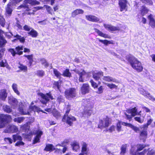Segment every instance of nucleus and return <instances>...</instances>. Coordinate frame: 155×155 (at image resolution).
Returning a JSON list of instances; mask_svg holds the SVG:
<instances>
[{
	"label": "nucleus",
	"instance_id": "obj_39",
	"mask_svg": "<svg viewBox=\"0 0 155 155\" xmlns=\"http://www.w3.org/2000/svg\"><path fill=\"white\" fill-rule=\"evenodd\" d=\"M146 114H145L144 115H143L142 116V118H141L140 117H134V119L135 120L137 121L138 122L140 123H143V120H144V117L145 116Z\"/></svg>",
	"mask_w": 155,
	"mask_h": 155
},
{
	"label": "nucleus",
	"instance_id": "obj_31",
	"mask_svg": "<svg viewBox=\"0 0 155 155\" xmlns=\"http://www.w3.org/2000/svg\"><path fill=\"white\" fill-rule=\"evenodd\" d=\"M129 146V145L128 144H125L123 145L121 148V155H124V154L126 152V150L127 147Z\"/></svg>",
	"mask_w": 155,
	"mask_h": 155
},
{
	"label": "nucleus",
	"instance_id": "obj_25",
	"mask_svg": "<svg viewBox=\"0 0 155 155\" xmlns=\"http://www.w3.org/2000/svg\"><path fill=\"white\" fill-rule=\"evenodd\" d=\"M28 33L33 38L36 37L38 35V32L33 28L31 29Z\"/></svg>",
	"mask_w": 155,
	"mask_h": 155
},
{
	"label": "nucleus",
	"instance_id": "obj_55",
	"mask_svg": "<svg viewBox=\"0 0 155 155\" xmlns=\"http://www.w3.org/2000/svg\"><path fill=\"white\" fill-rule=\"evenodd\" d=\"M142 2L146 3L149 5H152L153 2L151 0H140Z\"/></svg>",
	"mask_w": 155,
	"mask_h": 155
},
{
	"label": "nucleus",
	"instance_id": "obj_41",
	"mask_svg": "<svg viewBox=\"0 0 155 155\" xmlns=\"http://www.w3.org/2000/svg\"><path fill=\"white\" fill-rule=\"evenodd\" d=\"M55 108H54L52 112L53 115L56 118H59L60 116V114L57 111L55 110L54 109Z\"/></svg>",
	"mask_w": 155,
	"mask_h": 155
},
{
	"label": "nucleus",
	"instance_id": "obj_6",
	"mask_svg": "<svg viewBox=\"0 0 155 155\" xmlns=\"http://www.w3.org/2000/svg\"><path fill=\"white\" fill-rule=\"evenodd\" d=\"M65 97L68 99L73 98L76 97V89L74 88L66 89L64 92Z\"/></svg>",
	"mask_w": 155,
	"mask_h": 155
},
{
	"label": "nucleus",
	"instance_id": "obj_34",
	"mask_svg": "<svg viewBox=\"0 0 155 155\" xmlns=\"http://www.w3.org/2000/svg\"><path fill=\"white\" fill-rule=\"evenodd\" d=\"M7 43V41L5 39L4 37L0 38V47H3L5 46Z\"/></svg>",
	"mask_w": 155,
	"mask_h": 155
},
{
	"label": "nucleus",
	"instance_id": "obj_44",
	"mask_svg": "<svg viewBox=\"0 0 155 155\" xmlns=\"http://www.w3.org/2000/svg\"><path fill=\"white\" fill-rule=\"evenodd\" d=\"M104 127L106 126L107 121L106 120L103 121L101 120L100 121L99 124L98 126L99 128L102 129L104 127Z\"/></svg>",
	"mask_w": 155,
	"mask_h": 155
},
{
	"label": "nucleus",
	"instance_id": "obj_57",
	"mask_svg": "<svg viewBox=\"0 0 155 155\" xmlns=\"http://www.w3.org/2000/svg\"><path fill=\"white\" fill-rule=\"evenodd\" d=\"M5 19L2 16L0 15V24L3 27L4 26L5 24Z\"/></svg>",
	"mask_w": 155,
	"mask_h": 155
},
{
	"label": "nucleus",
	"instance_id": "obj_63",
	"mask_svg": "<svg viewBox=\"0 0 155 155\" xmlns=\"http://www.w3.org/2000/svg\"><path fill=\"white\" fill-rule=\"evenodd\" d=\"M24 29L26 31H29L32 28L27 25H25L23 27Z\"/></svg>",
	"mask_w": 155,
	"mask_h": 155
},
{
	"label": "nucleus",
	"instance_id": "obj_22",
	"mask_svg": "<svg viewBox=\"0 0 155 155\" xmlns=\"http://www.w3.org/2000/svg\"><path fill=\"white\" fill-rule=\"evenodd\" d=\"M153 15L150 14L148 16V18L150 20L149 24L153 28L155 27V20L153 18Z\"/></svg>",
	"mask_w": 155,
	"mask_h": 155
},
{
	"label": "nucleus",
	"instance_id": "obj_58",
	"mask_svg": "<svg viewBox=\"0 0 155 155\" xmlns=\"http://www.w3.org/2000/svg\"><path fill=\"white\" fill-rule=\"evenodd\" d=\"M153 119L152 118H150L149 120H147V124L143 125V126L145 128H147L148 126L150 124L151 122L153 121Z\"/></svg>",
	"mask_w": 155,
	"mask_h": 155
},
{
	"label": "nucleus",
	"instance_id": "obj_53",
	"mask_svg": "<svg viewBox=\"0 0 155 155\" xmlns=\"http://www.w3.org/2000/svg\"><path fill=\"white\" fill-rule=\"evenodd\" d=\"M31 109L32 110L34 111L35 112L36 111L39 112L40 110V108L35 105L31 107Z\"/></svg>",
	"mask_w": 155,
	"mask_h": 155
},
{
	"label": "nucleus",
	"instance_id": "obj_10",
	"mask_svg": "<svg viewBox=\"0 0 155 155\" xmlns=\"http://www.w3.org/2000/svg\"><path fill=\"white\" fill-rule=\"evenodd\" d=\"M138 90L140 94L148 98L149 99L153 101H155V98L150 95V93L144 90L142 88H139Z\"/></svg>",
	"mask_w": 155,
	"mask_h": 155
},
{
	"label": "nucleus",
	"instance_id": "obj_62",
	"mask_svg": "<svg viewBox=\"0 0 155 155\" xmlns=\"http://www.w3.org/2000/svg\"><path fill=\"white\" fill-rule=\"evenodd\" d=\"M5 51V48H2L0 50V60H2V58L4 55V51Z\"/></svg>",
	"mask_w": 155,
	"mask_h": 155
},
{
	"label": "nucleus",
	"instance_id": "obj_48",
	"mask_svg": "<svg viewBox=\"0 0 155 155\" xmlns=\"http://www.w3.org/2000/svg\"><path fill=\"white\" fill-rule=\"evenodd\" d=\"M58 146H62L63 147L62 150V152L63 153H65L68 149V147H67L63 146V143L61 144H58L56 145V147H57Z\"/></svg>",
	"mask_w": 155,
	"mask_h": 155
},
{
	"label": "nucleus",
	"instance_id": "obj_40",
	"mask_svg": "<svg viewBox=\"0 0 155 155\" xmlns=\"http://www.w3.org/2000/svg\"><path fill=\"white\" fill-rule=\"evenodd\" d=\"M36 74L39 77H43L44 76L45 73L42 70H38L37 71Z\"/></svg>",
	"mask_w": 155,
	"mask_h": 155
},
{
	"label": "nucleus",
	"instance_id": "obj_2",
	"mask_svg": "<svg viewBox=\"0 0 155 155\" xmlns=\"http://www.w3.org/2000/svg\"><path fill=\"white\" fill-rule=\"evenodd\" d=\"M25 3L22 4L18 7V9H21L24 12L30 11L31 9L28 7L27 3L29 4L32 5H38L39 4V2H37L36 0H25Z\"/></svg>",
	"mask_w": 155,
	"mask_h": 155
},
{
	"label": "nucleus",
	"instance_id": "obj_30",
	"mask_svg": "<svg viewBox=\"0 0 155 155\" xmlns=\"http://www.w3.org/2000/svg\"><path fill=\"white\" fill-rule=\"evenodd\" d=\"M12 87L14 92L18 95H19L20 93L18 89V85L15 83H13L12 86Z\"/></svg>",
	"mask_w": 155,
	"mask_h": 155
},
{
	"label": "nucleus",
	"instance_id": "obj_45",
	"mask_svg": "<svg viewBox=\"0 0 155 155\" xmlns=\"http://www.w3.org/2000/svg\"><path fill=\"white\" fill-rule=\"evenodd\" d=\"M57 101L59 103H61L63 102L64 101V97L61 96V95H59L58 96Z\"/></svg>",
	"mask_w": 155,
	"mask_h": 155
},
{
	"label": "nucleus",
	"instance_id": "obj_61",
	"mask_svg": "<svg viewBox=\"0 0 155 155\" xmlns=\"http://www.w3.org/2000/svg\"><path fill=\"white\" fill-rule=\"evenodd\" d=\"M7 64L6 62V60H2L0 62V66L1 67H5L6 66Z\"/></svg>",
	"mask_w": 155,
	"mask_h": 155
},
{
	"label": "nucleus",
	"instance_id": "obj_32",
	"mask_svg": "<svg viewBox=\"0 0 155 155\" xmlns=\"http://www.w3.org/2000/svg\"><path fill=\"white\" fill-rule=\"evenodd\" d=\"M23 0H11L8 3V5L11 6L15 5L17 3Z\"/></svg>",
	"mask_w": 155,
	"mask_h": 155
},
{
	"label": "nucleus",
	"instance_id": "obj_14",
	"mask_svg": "<svg viewBox=\"0 0 155 155\" xmlns=\"http://www.w3.org/2000/svg\"><path fill=\"white\" fill-rule=\"evenodd\" d=\"M141 129H142V130L140 132V139H143V142H144L145 139L147 137V128H145V127L142 126V127H141Z\"/></svg>",
	"mask_w": 155,
	"mask_h": 155
},
{
	"label": "nucleus",
	"instance_id": "obj_26",
	"mask_svg": "<svg viewBox=\"0 0 155 155\" xmlns=\"http://www.w3.org/2000/svg\"><path fill=\"white\" fill-rule=\"evenodd\" d=\"M148 11V10L146 7L143 6L140 8L139 14L140 13L142 16H143L147 13Z\"/></svg>",
	"mask_w": 155,
	"mask_h": 155
},
{
	"label": "nucleus",
	"instance_id": "obj_19",
	"mask_svg": "<svg viewBox=\"0 0 155 155\" xmlns=\"http://www.w3.org/2000/svg\"><path fill=\"white\" fill-rule=\"evenodd\" d=\"M86 19L89 21L94 22H97L99 21V19L94 15H86Z\"/></svg>",
	"mask_w": 155,
	"mask_h": 155
},
{
	"label": "nucleus",
	"instance_id": "obj_56",
	"mask_svg": "<svg viewBox=\"0 0 155 155\" xmlns=\"http://www.w3.org/2000/svg\"><path fill=\"white\" fill-rule=\"evenodd\" d=\"M107 86L111 89H117V86L113 84H107Z\"/></svg>",
	"mask_w": 155,
	"mask_h": 155
},
{
	"label": "nucleus",
	"instance_id": "obj_50",
	"mask_svg": "<svg viewBox=\"0 0 155 155\" xmlns=\"http://www.w3.org/2000/svg\"><path fill=\"white\" fill-rule=\"evenodd\" d=\"M107 81L113 82L115 83H117L118 81L115 78L109 76H107Z\"/></svg>",
	"mask_w": 155,
	"mask_h": 155
},
{
	"label": "nucleus",
	"instance_id": "obj_51",
	"mask_svg": "<svg viewBox=\"0 0 155 155\" xmlns=\"http://www.w3.org/2000/svg\"><path fill=\"white\" fill-rule=\"evenodd\" d=\"M40 61L41 63L42 64L44 65L45 66L47 67L48 66V64L45 59L43 58L41 59L40 60Z\"/></svg>",
	"mask_w": 155,
	"mask_h": 155
},
{
	"label": "nucleus",
	"instance_id": "obj_35",
	"mask_svg": "<svg viewBox=\"0 0 155 155\" xmlns=\"http://www.w3.org/2000/svg\"><path fill=\"white\" fill-rule=\"evenodd\" d=\"M87 144L85 143H84L82 145V147L81 152L84 153L85 154H87Z\"/></svg>",
	"mask_w": 155,
	"mask_h": 155
},
{
	"label": "nucleus",
	"instance_id": "obj_33",
	"mask_svg": "<svg viewBox=\"0 0 155 155\" xmlns=\"http://www.w3.org/2000/svg\"><path fill=\"white\" fill-rule=\"evenodd\" d=\"M62 75L64 76L69 78L71 76V73L70 72L69 70L68 69H66L64 71Z\"/></svg>",
	"mask_w": 155,
	"mask_h": 155
},
{
	"label": "nucleus",
	"instance_id": "obj_21",
	"mask_svg": "<svg viewBox=\"0 0 155 155\" xmlns=\"http://www.w3.org/2000/svg\"><path fill=\"white\" fill-rule=\"evenodd\" d=\"M103 75L102 72H94L93 74V77L95 80H98L100 79L101 80V78L103 76Z\"/></svg>",
	"mask_w": 155,
	"mask_h": 155
},
{
	"label": "nucleus",
	"instance_id": "obj_27",
	"mask_svg": "<svg viewBox=\"0 0 155 155\" xmlns=\"http://www.w3.org/2000/svg\"><path fill=\"white\" fill-rule=\"evenodd\" d=\"M84 11L81 9H76L72 13L71 16L73 17H74L77 15L79 14H82Z\"/></svg>",
	"mask_w": 155,
	"mask_h": 155
},
{
	"label": "nucleus",
	"instance_id": "obj_28",
	"mask_svg": "<svg viewBox=\"0 0 155 155\" xmlns=\"http://www.w3.org/2000/svg\"><path fill=\"white\" fill-rule=\"evenodd\" d=\"M107 29L111 31H119L120 29L119 27L113 26L111 25H107Z\"/></svg>",
	"mask_w": 155,
	"mask_h": 155
},
{
	"label": "nucleus",
	"instance_id": "obj_52",
	"mask_svg": "<svg viewBox=\"0 0 155 155\" xmlns=\"http://www.w3.org/2000/svg\"><path fill=\"white\" fill-rule=\"evenodd\" d=\"M91 114V112L90 110H86L84 111L83 115L85 116L88 117L90 116Z\"/></svg>",
	"mask_w": 155,
	"mask_h": 155
},
{
	"label": "nucleus",
	"instance_id": "obj_18",
	"mask_svg": "<svg viewBox=\"0 0 155 155\" xmlns=\"http://www.w3.org/2000/svg\"><path fill=\"white\" fill-rule=\"evenodd\" d=\"M7 96V93L5 89H3L0 91V100L5 101Z\"/></svg>",
	"mask_w": 155,
	"mask_h": 155
},
{
	"label": "nucleus",
	"instance_id": "obj_64",
	"mask_svg": "<svg viewBox=\"0 0 155 155\" xmlns=\"http://www.w3.org/2000/svg\"><path fill=\"white\" fill-rule=\"evenodd\" d=\"M147 155H155V151L153 150L149 151Z\"/></svg>",
	"mask_w": 155,
	"mask_h": 155
},
{
	"label": "nucleus",
	"instance_id": "obj_11",
	"mask_svg": "<svg viewBox=\"0 0 155 155\" xmlns=\"http://www.w3.org/2000/svg\"><path fill=\"white\" fill-rule=\"evenodd\" d=\"M90 90L89 86L87 84H83L81 89V92L83 94H85L89 93Z\"/></svg>",
	"mask_w": 155,
	"mask_h": 155
},
{
	"label": "nucleus",
	"instance_id": "obj_24",
	"mask_svg": "<svg viewBox=\"0 0 155 155\" xmlns=\"http://www.w3.org/2000/svg\"><path fill=\"white\" fill-rule=\"evenodd\" d=\"M56 149L54 146L51 144H47L44 150L46 151H52L53 150H55Z\"/></svg>",
	"mask_w": 155,
	"mask_h": 155
},
{
	"label": "nucleus",
	"instance_id": "obj_12",
	"mask_svg": "<svg viewBox=\"0 0 155 155\" xmlns=\"http://www.w3.org/2000/svg\"><path fill=\"white\" fill-rule=\"evenodd\" d=\"M127 3L126 0H120L119 1V5L120 7V11L122 12L124 10H127Z\"/></svg>",
	"mask_w": 155,
	"mask_h": 155
},
{
	"label": "nucleus",
	"instance_id": "obj_47",
	"mask_svg": "<svg viewBox=\"0 0 155 155\" xmlns=\"http://www.w3.org/2000/svg\"><path fill=\"white\" fill-rule=\"evenodd\" d=\"M44 7L46 8L47 11L50 14L52 15L53 9L51 7L47 5H45Z\"/></svg>",
	"mask_w": 155,
	"mask_h": 155
},
{
	"label": "nucleus",
	"instance_id": "obj_13",
	"mask_svg": "<svg viewBox=\"0 0 155 155\" xmlns=\"http://www.w3.org/2000/svg\"><path fill=\"white\" fill-rule=\"evenodd\" d=\"M74 71L76 73L78 74L79 75V81L80 82H83L84 81V80L82 78V76L86 74V73L84 70H80L77 69L74 70Z\"/></svg>",
	"mask_w": 155,
	"mask_h": 155
},
{
	"label": "nucleus",
	"instance_id": "obj_59",
	"mask_svg": "<svg viewBox=\"0 0 155 155\" xmlns=\"http://www.w3.org/2000/svg\"><path fill=\"white\" fill-rule=\"evenodd\" d=\"M4 140L7 143L9 144L12 143L13 141L9 137H5L4 138Z\"/></svg>",
	"mask_w": 155,
	"mask_h": 155
},
{
	"label": "nucleus",
	"instance_id": "obj_38",
	"mask_svg": "<svg viewBox=\"0 0 155 155\" xmlns=\"http://www.w3.org/2000/svg\"><path fill=\"white\" fill-rule=\"evenodd\" d=\"M94 30L97 33L98 35L104 38H106V34L103 33L99 30L96 28H94Z\"/></svg>",
	"mask_w": 155,
	"mask_h": 155
},
{
	"label": "nucleus",
	"instance_id": "obj_37",
	"mask_svg": "<svg viewBox=\"0 0 155 155\" xmlns=\"http://www.w3.org/2000/svg\"><path fill=\"white\" fill-rule=\"evenodd\" d=\"M18 110L21 114L26 115L29 114V112L24 111L23 107L22 106L21 107L20 105L19 107L18 108Z\"/></svg>",
	"mask_w": 155,
	"mask_h": 155
},
{
	"label": "nucleus",
	"instance_id": "obj_54",
	"mask_svg": "<svg viewBox=\"0 0 155 155\" xmlns=\"http://www.w3.org/2000/svg\"><path fill=\"white\" fill-rule=\"evenodd\" d=\"M19 68L20 69L24 72H26L27 71V67L26 66L23 65H21L19 67Z\"/></svg>",
	"mask_w": 155,
	"mask_h": 155
},
{
	"label": "nucleus",
	"instance_id": "obj_49",
	"mask_svg": "<svg viewBox=\"0 0 155 155\" xmlns=\"http://www.w3.org/2000/svg\"><path fill=\"white\" fill-rule=\"evenodd\" d=\"M12 6H8V7L6 8V11L8 14V16H9L12 13V9L10 8V7H11Z\"/></svg>",
	"mask_w": 155,
	"mask_h": 155
},
{
	"label": "nucleus",
	"instance_id": "obj_15",
	"mask_svg": "<svg viewBox=\"0 0 155 155\" xmlns=\"http://www.w3.org/2000/svg\"><path fill=\"white\" fill-rule=\"evenodd\" d=\"M8 102L14 108H15L17 107L18 101L16 98L13 97H10L9 99Z\"/></svg>",
	"mask_w": 155,
	"mask_h": 155
},
{
	"label": "nucleus",
	"instance_id": "obj_43",
	"mask_svg": "<svg viewBox=\"0 0 155 155\" xmlns=\"http://www.w3.org/2000/svg\"><path fill=\"white\" fill-rule=\"evenodd\" d=\"M13 139L14 140V142H15L16 140H21V136L18 135L17 134L16 135H12Z\"/></svg>",
	"mask_w": 155,
	"mask_h": 155
},
{
	"label": "nucleus",
	"instance_id": "obj_46",
	"mask_svg": "<svg viewBox=\"0 0 155 155\" xmlns=\"http://www.w3.org/2000/svg\"><path fill=\"white\" fill-rule=\"evenodd\" d=\"M123 123H125L124 122H119L117 125V130L118 131H120L121 130V125H124L122 124Z\"/></svg>",
	"mask_w": 155,
	"mask_h": 155
},
{
	"label": "nucleus",
	"instance_id": "obj_8",
	"mask_svg": "<svg viewBox=\"0 0 155 155\" xmlns=\"http://www.w3.org/2000/svg\"><path fill=\"white\" fill-rule=\"evenodd\" d=\"M136 146L137 148V150H135L133 147H132L130 150V153L133 155H137L138 154V152L143 150L146 147V145L138 144Z\"/></svg>",
	"mask_w": 155,
	"mask_h": 155
},
{
	"label": "nucleus",
	"instance_id": "obj_3",
	"mask_svg": "<svg viewBox=\"0 0 155 155\" xmlns=\"http://www.w3.org/2000/svg\"><path fill=\"white\" fill-rule=\"evenodd\" d=\"M12 119L10 115L0 114V128L4 127L8 123L11 121Z\"/></svg>",
	"mask_w": 155,
	"mask_h": 155
},
{
	"label": "nucleus",
	"instance_id": "obj_23",
	"mask_svg": "<svg viewBox=\"0 0 155 155\" xmlns=\"http://www.w3.org/2000/svg\"><path fill=\"white\" fill-rule=\"evenodd\" d=\"M122 124L124 126H126L130 127L135 132H137V131L139 130V128H138L136 127H135L134 125H133L131 124L127 123H123Z\"/></svg>",
	"mask_w": 155,
	"mask_h": 155
},
{
	"label": "nucleus",
	"instance_id": "obj_42",
	"mask_svg": "<svg viewBox=\"0 0 155 155\" xmlns=\"http://www.w3.org/2000/svg\"><path fill=\"white\" fill-rule=\"evenodd\" d=\"M25 118L24 117H20L17 118H15L14 120L15 122H17L18 123H21L23 122Z\"/></svg>",
	"mask_w": 155,
	"mask_h": 155
},
{
	"label": "nucleus",
	"instance_id": "obj_16",
	"mask_svg": "<svg viewBox=\"0 0 155 155\" xmlns=\"http://www.w3.org/2000/svg\"><path fill=\"white\" fill-rule=\"evenodd\" d=\"M18 127L13 125H9L7 127V130L6 133H14L18 131Z\"/></svg>",
	"mask_w": 155,
	"mask_h": 155
},
{
	"label": "nucleus",
	"instance_id": "obj_17",
	"mask_svg": "<svg viewBox=\"0 0 155 155\" xmlns=\"http://www.w3.org/2000/svg\"><path fill=\"white\" fill-rule=\"evenodd\" d=\"M42 134V132L41 131L38 130L37 131L36 133V135L33 141V143L34 144L40 142V139Z\"/></svg>",
	"mask_w": 155,
	"mask_h": 155
},
{
	"label": "nucleus",
	"instance_id": "obj_20",
	"mask_svg": "<svg viewBox=\"0 0 155 155\" xmlns=\"http://www.w3.org/2000/svg\"><path fill=\"white\" fill-rule=\"evenodd\" d=\"M12 35L13 36L14 38H16V39H15L14 41H16L17 40H19L20 42L24 43L25 42V39L24 37H22L18 34H13L11 33Z\"/></svg>",
	"mask_w": 155,
	"mask_h": 155
},
{
	"label": "nucleus",
	"instance_id": "obj_5",
	"mask_svg": "<svg viewBox=\"0 0 155 155\" xmlns=\"http://www.w3.org/2000/svg\"><path fill=\"white\" fill-rule=\"evenodd\" d=\"M38 94L42 98L40 101L43 104H46L47 102L49 101L50 99L51 100L53 99V97L50 93H47L44 94L41 93H38Z\"/></svg>",
	"mask_w": 155,
	"mask_h": 155
},
{
	"label": "nucleus",
	"instance_id": "obj_7",
	"mask_svg": "<svg viewBox=\"0 0 155 155\" xmlns=\"http://www.w3.org/2000/svg\"><path fill=\"white\" fill-rule=\"evenodd\" d=\"M23 49V46H18L16 47L15 50L14 49L10 48L9 49L8 51L11 53L12 56L14 57L16 54H18L19 55H21L23 54V52L21 50H22Z\"/></svg>",
	"mask_w": 155,
	"mask_h": 155
},
{
	"label": "nucleus",
	"instance_id": "obj_1",
	"mask_svg": "<svg viewBox=\"0 0 155 155\" xmlns=\"http://www.w3.org/2000/svg\"><path fill=\"white\" fill-rule=\"evenodd\" d=\"M126 59L134 69L138 72L142 71L143 67L141 62L134 57L131 55H128Z\"/></svg>",
	"mask_w": 155,
	"mask_h": 155
},
{
	"label": "nucleus",
	"instance_id": "obj_36",
	"mask_svg": "<svg viewBox=\"0 0 155 155\" xmlns=\"http://www.w3.org/2000/svg\"><path fill=\"white\" fill-rule=\"evenodd\" d=\"M3 109L4 111L7 113H10L12 111V109L10 107L7 105H4L3 106Z\"/></svg>",
	"mask_w": 155,
	"mask_h": 155
},
{
	"label": "nucleus",
	"instance_id": "obj_60",
	"mask_svg": "<svg viewBox=\"0 0 155 155\" xmlns=\"http://www.w3.org/2000/svg\"><path fill=\"white\" fill-rule=\"evenodd\" d=\"M54 74L55 76L58 78L60 77L61 75V73L58 71L56 69H54Z\"/></svg>",
	"mask_w": 155,
	"mask_h": 155
},
{
	"label": "nucleus",
	"instance_id": "obj_4",
	"mask_svg": "<svg viewBox=\"0 0 155 155\" xmlns=\"http://www.w3.org/2000/svg\"><path fill=\"white\" fill-rule=\"evenodd\" d=\"M127 112L130 114H125L127 117V118L128 119H131L132 117L136 115H141V111H140L139 113L137 112V109L136 108V107H135L134 108L129 109L127 110Z\"/></svg>",
	"mask_w": 155,
	"mask_h": 155
},
{
	"label": "nucleus",
	"instance_id": "obj_9",
	"mask_svg": "<svg viewBox=\"0 0 155 155\" xmlns=\"http://www.w3.org/2000/svg\"><path fill=\"white\" fill-rule=\"evenodd\" d=\"M76 120V118L71 115H67V116H64L62 121L63 122H66L70 126H71L73 124V122L75 121Z\"/></svg>",
	"mask_w": 155,
	"mask_h": 155
},
{
	"label": "nucleus",
	"instance_id": "obj_29",
	"mask_svg": "<svg viewBox=\"0 0 155 155\" xmlns=\"http://www.w3.org/2000/svg\"><path fill=\"white\" fill-rule=\"evenodd\" d=\"M73 150L77 151L80 148L79 143L77 142H74L71 144Z\"/></svg>",
	"mask_w": 155,
	"mask_h": 155
}]
</instances>
